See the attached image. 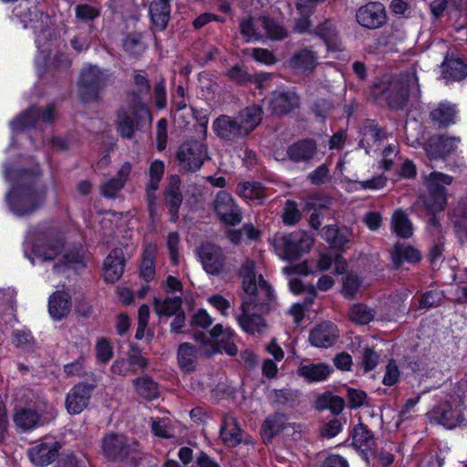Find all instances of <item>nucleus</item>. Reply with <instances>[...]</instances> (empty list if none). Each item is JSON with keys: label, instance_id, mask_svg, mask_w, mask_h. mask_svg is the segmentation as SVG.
<instances>
[{"label": "nucleus", "instance_id": "obj_9", "mask_svg": "<svg viewBox=\"0 0 467 467\" xmlns=\"http://www.w3.org/2000/svg\"><path fill=\"white\" fill-rule=\"evenodd\" d=\"M205 158L206 150L204 145L196 140L183 143L177 152V160L185 171L199 170Z\"/></svg>", "mask_w": 467, "mask_h": 467}, {"label": "nucleus", "instance_id": "obj_59", "mask_svg": "<svg viewBox=\"0 0 467 467\" xmlns=\"http://www.w3.org/2000/svg\"><path fill=\"white\" fill-rule=\"evenodd\" d=\"M12 342L15 347L24 350H29L34 345L32 335L29 332L24 330L15 331L13 334Z\"/></svg>", "mask_w": 467, "mask_h": 467}, {"label": "nucleus", "instance_id": "obj_57", "mask_svg": "<svg viewBox=\"0 0 467 467\" xmlns=\"http://www.w3.org/2000/svg\"><path fill=\"white\" fill-rule=\"evenodd\" d=\"M361 286V280L358 275H348L343 282L342 293L346 297H354Z\"/></svg>", "mask_w": 467, "mask_h": 467}, {"label": "nucleus", "instance_id": "obj_49", "mask_svg": "<svg viewBox=\"0 0 467 467\" xmlns=\"http://www.w3.org/2000/svg\"><path fill=\"white\" fill-rule=\"evenodd\" d=\"M376 311L363 304H357L351 309V318L360 325L368 324L375 317Z\"/></svg>", "mask_w": 467, "mask_h": 467}, {"label": "nucleus", "instance_id": "obj_1", "mask_svg": "<svg viewBox=\"0 0 467 467\" xmlns=\"http://www.w3.org/2000/svg\"><path fill=\"white\" fill-rule=\"evenodd\" d=\"M39 174L37 169L32 172H19V184L13 186L7 193L9 208L16 216L29 215L43 204L46 188L36 183Z\"/></svg>", "mask_w": 467, "mask_h": 467}, {"label": "nucleus", "instance_id": "obj_10", "mask_svg": "<svg viewBox=\"0 0 467 467\" xmlns=\"http://www.w3.org/2000/svg\"><path fill=\"white\" fill-rule=\"evenodd\" d=\"M213 209L218 218L226 224L235 225L242 221L240 208L232 195L226 192L221 191L217 193L213 202Z\"/></svg>", "mask_w": 467, "mask_h": 467}, {"label": "nucleus", "instance_id": "obj_29", "mask_svg": "<svg viewBox=\"0 0 467 467\" xmlns=\"http://www.w3.org/2000/svg\"><path fill=\"white\" fill-rule=\"evenodd\" d=\"M252 310L242 311V315L236 317L241 328L248 334H263L266 330L265 320L258 315L250 314Z\"/></svg>", "mask_w": 467, "mask_h": 467}, {"label": "nucleus", "instance_id": "obj_53", "mask_svg": "<svg viewBox=\"0 0 467 467\" xmlns=\"http://www.w3.org/2000/svg\"><path fill=\"white\" fill-rule=\"evenodd\" d=\"M118 130L122 137L131 138L134 132L133 121L129 114L120 110L117 117Z\"/></svg>", "mask_w": 467, "mask_h": 467}, {"label": "nucleus", "instance_id": "obj_39", "mask_svg": "<svg viewBox=\"0 0 467 467\" xmlns=\"http://www.w3.org/2000/svg\"><path fill=\"white\" fill-rule=\"evenodd\" d=\"M237 194L243 199L262 202L265 199V190L259 182H243L237 185Z\"/></svg>", "mask_w": 467, "mask_h": 467}, {"label": "nucleus", "instance_id": "obj_18", "mask_svg": "<svg viewBox=\"0 0 467 467\" xmlns=\"http://www.w3.org/2000/svg\"><path fill=\"white\" fill-rule=\"evenodd\" d=\"M57 447L54 441H42L28 450L31 462L36 466L50 464L57 457Z\"/></svg>", "mask_w": 467, "mask_h": 467}, {"label": "nucleus", "instance_id": "obj_52", "mask_svg": "<svg viewBox=\"0 0 467 467\" xmlns=\"http://www.w3.org/2000/svg\"><path fill=\"white\" fill-rule=\"evenodd\" d=\"M95 351L97 361L99 363H108L113 356L112 347L105 337H101L97 340Z\"/></svg>", "mask_w": 467, "mask_h": 467}, {"label": "nucleus", "instance_id": "obj_32", "mask_svg": "<svg viewBox=\"0 0 467 467\" xmlns=\"http://www.w3.org/2000/svg\"><path fill=\"white\" fill-rule=\"evenodd\" d=\"M170 0H154L150 5V15L153 25L160 30L166 27L170 18Z\"/></svg>", "mask_w": 467, "mask_h": 467}, {"label": "nucleus", "instance_id": "obj_63", "mask_svg": "<svg viewBox=\"0 0 467 467\" xmlns=\"http://www.w3.org/2000/svg\"><path fill=\"white\" fill-rule=\"evenodd\" d=\"M85 362L86 358L81 355L75 361L66 364L64 371L68 377L82 376L84 375Z\"/></svg>", "mask_w": 467, "mask_h": 467}, {"label": "nucleus", "instance_id": "obj_58", "mask_svg": "<svg viewBox=\"0 0 467 467\" xmlns=\"http://www.w3.org/2000/svg\"><path fill=\"white\" fill-rule=\"evenodd\" d=\"M298 374L308 382H317L321 379V367L318 364L303 365L299 368Z\"/></svg>", "mask_w": 467, "mask_h": 467}, {"label": "nucleus", "instance_id": "obj_62", "mask_svg": "<svg viewBox=\"0 0 467 467\" xmlns=\"http://www.w3.org/2000/svg\"><path fill=\"white\" fill-rule=\"evenodd\" d=\"M179 243L180 237L177 233H171L168 235L167 246L169 249L170 258L175 265L180 262Z\"/></svg>", "mask_w": 467, "mask_h": 467}, {"label": "nucleus", "instance_id": "obj_33", "mask_svg": "<svg viewBox=\"0 0 467 467\" xmlns=\"http://www.w3.org/2000/svg\"><path fill=\"white\" fill-rule=\"evenodd\" d=\"M220 436L222 441L229 447H234L240 443L242 440L241 429L234 418H224Z\"/></svg>", "mask_w": 467, "mask_h": 467}, {"label": "nucleus", "instance_id": "obj_16", "mask_svg": "<svg viewBox=\"0 0 467 467\" xmlns=\"http://www.w3.org/2000/svg\"><path fill=\"white\" fill-rule=\"evenodd\" d=\"M428 415L431 420L447 429L455 428L462 419L461 411L456 408H452L450 403H442L436 406Z\"/></svg>", "mask_w": 467, "mask_h": 467}, {"label": "nucleus", "instance_id": "obj_6", "mask_svg": "<svg viewBox=\"0 0 467 467\" xmlns=\"http://www.w3.org/2000/svg\"><path fill=\"white\" fill-rule=\"evenodd\" d=\"M325 236L335 254L333 258L323 254V271L328 270L334 264L335 273L337 275L343 274L346 271L347 263L337 253L341 252L345 245L350 242L353 233L348 227L328 226L326 229Z\"/></svg>", "mask_w": 467, "mask_h": 467}, {"label": "nucleus", "instance_id": "obj_35", "mask_svg": "<svg viewBox=\"0 0 467 467\" xmlns=\"http://www.w3.org/2000/svg\"><path fill=\"white\" fill-rule=\"evenodd\" d=\"M430 117L439 127H446L455 122L456 109L449 103H440L431 111Z\"/></svg>", "mask_w": 467, "mask_h": 467}, {"label": "nucleus", "instance_id": "obj_11", "mask_svg": "<svg viewBox=\"0 0 467 467\" xmlns=\"http://www.w3.org/2000/svg\"><path fill=\"white\" fill-rule=\"evenodd\" d=\"M138 444L123 435H107L102 443L104 453L112 460H123L134 452Z\"/></svg>", "mask_w": 467, "mask_h": 467}, {"label": "nucleus", "instance_id": "obj_42", "mask_svg": "<svg viewBox=\"0 0 467 467\" xmlns=\"http://www.w3.org/2000/svg\"><path fill=\"white\" fill-rule=\"evenodd\" d=\"M102 72L97 67H85L81 74V83L85 91L95 92L102 80Z\"/></svg>", "mask_w": 467, "mask_h": 467}, {"label": "nucleus", "instance_id": "obj_26", "mask_svg": "<svg viewBox=\"0 0 467 467\" xmlns=\"http://www.w3.org/2000/svg\"><path fill=\"white\" fill-rule=\"evenodd\" d=\"M323 43L327 47V54L335 58L337 57V54L342 51L341 40L334 22L323 23Z\"/></svg>", "mask_w": 467, "mask_h": 467}, {"label": "nucleus", "instance_id": "obj_45", "mask_svg": "<svg viewBox=\"0 0 467 467\" xmlns=\"http://www.w3.org/2000/svg\"><path fill=\"white\" fill-rule=\"evenodd\" d=\"M137 393L146 400H153L158 395L157 384L149 377L138 378L133 381Z\"/></svg>", "mask_w": 467, "mask_h": 467}, {"label": "nucleus", "instance_id": "obj_44", "mask_svg": "<svg viewBox=\"0 0 467 467\" xmlns=\"http://www.w3.org/2000/svg\"><path fill=\"white\" fill-rule=\"evenodd\" d=\"M150 427L155 436L169 439L175 435V423L169 418H154Z\"/></svg>", "mask_w": 467, "mask_h": 467}, {"label": "nucleus", "instance_id": "obj_27", "mask_svg": "<svg viewBox=\"0 0 467 467\" xmlns=\"http://www.w3.org/2000/svg\"><path fill=\"white\" fill-rule=\"evenodd\" d=\"M263 110L260 106L253 105L243 109L236 117L244 134L246 136L252 132L261 122Z\"/></svg>", "mask_w": 467, "mask_h": 467}, {"label": "nucleus", "instance_id": "obj_61", "mask_svg": "<svg viewBox=\"0 0 467 467\" xmlns=\"http://www.w3.org/2000/svg\"><path fill=\"white\" fill-rule=\"evenodd\" d=\"M379 360V355L372 348H364L361 365L363 366L365 372L373 370L378 366Z\"/></svg>", "mask_w": 467, "mask_h": 467}, {"label": "nucleus", "instance_id": "obj_38", "mask_svg": "<svg viewBox=\"0 0 467 467\" xmlns=\"http://www.w3.org/2000/svg\"><path fill=\"white\" fill-rule=\"evenodd\" d=\"M317 56L309 49H303L296 53L291 60L290 65L293 68L306 72L311 71L317 65Z\"/></svg>", "mask_w": 467, "mask_h": 467}, {"label": "nucleus", "instance_id": "obj_23", "mask_svg": "<svg viewBox=\"0 0 467 467\" xmlns=\"http://www.w3.org/2000/svg\"><path fill=\"white\" fill-rule=\"evenodd\" d=\"M70 296L66 292H55L49 297L48 311L51 317L55 320H61L67 317L70 311Z\"/></svg>", "mask_w": 467, "mask_h": 467}, {"label": "nucleus", "instance_id": "obj_41", "mask_svg": "<svg viewBox=\"0 0 467 467\" xmlns=\"http://www.w3.org/2000/svg\"><path fill=\"white\" fill-rule=\"evenodd\" d=\"M39 117V109L36 108H31L11 121V129L13 130L19 131L33 127Z\"/></svg>", "mask_w": 467, "mask_h": 467}, {"label": "nucleus", "instance_id": "obj_25", "mask_svg": "<svg viewBox=\"0 0 467 467\" xmlns=\"http://www.w3.org/2000/svg\"><path fill=\"white\" fill-rule=\"evenodd\" d=\"M275 245L276 249L281 250L282 256L285 259L292 260L299 256L297 233L283 234L275 237Z\"/></svg>", "mask_w": 467, "mask_h": 467}, {"label": "nucleus", "instance_id": "obj_3", "mask_svg": "<svg viewBox=\"0 0 467 467\" xmlns=\"http://www.w3.org/2000/svg\"><path fill=\"white\" fill-rule=\"evenodd\" d=\"M35 256L44 262L54 261L53 270L61 273L67 269L78 271L86 265V258L78 249L65 248L60 241L47 240L33 248Z\"/></svg>", "mask_w": 467, "mask_h": 467}, {"label": "nucleus", "instance_id": "obj_15", "mask_svg": "<svg viewBox=\"0 0 467 467\" xmlns=\"http://www.w3.org/2000/svg\"><path fill=\"white\" fill-rule=\"evenodd\" d=\"M460 143V138L446 135L431 136L424 149L430 159H441L452 153Z\"/></svg>", "mask_w": 467, "mask_h": 467}, {"label": "nucleus", "instance_id": "obj_43", "mask_svg": "<svg viewBox=\"0 0 467 467\" xmlns=\"http://www.w3.org/2000/svg\"><path fill=\"white\" fill-rule=\"evenodd\" d=\"M285 421L286 419L283 414H275L268 417L262 427L264 438L271 440L275 435L284 430Z\"/></svg>", "mask_w": 467, "mask_h": 467}, {"label": "nucleus", "instance_id": "obj_47", "mask_svg": "<svg viewBox=\"0 0 467 467\" xmlns=\"http://www.w3.org/2000/svg\"><path fill=\"white\" fill-rule=\"evenodd\" d=\"M182 306L180 297L167 298L163 301L155 300V311L159 316L171 317L176 315Z\"/></svg>", "mask_w": 467, "mask_h": 467}, {"label": "nucleus", "instance_id": "obj_60", "mask_svg": "<svg viewBox=\"0 0 467 467\" xmlns=\"http://www.w3.org/2000/svg\"><path fill=\"white\" fill-rule=\"evenodd\" d=\"M299 218L300 213L296 203L293 201H287L283 213L284 223L288 225H293L298 222Z\"/></svg>", "mask_w": 467, "mask_h": 467}, {"label": "nucleus", "instance_id": "obj_24", "mask_svg": "<svg viewBox=\"0 0 467 467\" xmlns=\"http://www.w3.org/2000/svg\"><path fill=\"white\" fill-rule=\"evenodd\" d=\"M442 77L448 80H461L467 76V64L460 57H446L441 65Z\"/></svg>", "mask_w": 467, "mask_h": 467}, {"label": "nucleus", "instance_id": "obj_37", "mask_svg": "<svg viewBox=\"0 0 467 467\" xmlns=\"http://www.w3.org/2000/svg\"><path fill=\"white\" fill-rule=\"evenodd\" d=\"M228 76L232 80L239 84H245L253 81L256 84L258 88H264V83L271 78V75L265 73L257 74L252 78L242 67L239 66L233 67L229 70Z\"/></svg>", "mask_w": 467, "mask_h": 467}, {"label": "nucleus", "instance_id": "obj_14", "mask_svg": "<svg viewBox=\"0 0 467 467\" xmlns=\"http://www.w3.org/2000/svg\"><path fill=\"white\" fill-rule=\"evenodd\" d=\"M358 23L367 28L375 29L386 22L385 6L379 2H371L359 7L356 14Z\"/></svg>", "mask_w": 467, "mask_h": 467}, {"label": "nucleus", "instance_id": "obj_13", "mask_svg": "<svg viewBox=\"0 0 467 467\" xmlns=\"http://www.w3.org/2000/svg\"><path fill=\"white\" fill-rule=\"evenodd\" d=\"M203 269L209 275H219L225 267V255L223 250L213 244H202L198 252Z\"/></svg>", "mask_w": 467, "mask_h": 467}, {"label": "nucleus", "instance_id": "obj_51", "mask_svg": "<svg viewBox=\"0 0 467 467\" xmlns=\"http://www.w3.org/2000/svg\"><path fill=\"white\" fill-rule=\"evenodd\" d=\"M345 407L344 400L329 392L323 393V410H329L334 416L339 415Z\"/></svg>", "mask_w": 467, "mask_h": 467}, {"label": "nucleus", "instance_id": "obj_2", "mask_svg": "<svg viewBox=\"0 0 467 467\" xmlns=\"http://www.w3.org/2000/svg\"><path fill=\"white\" fill-rule=\"evenodd\" d=\"M242 279V311L258 308L264 310L274 299V290L270 284L257 274L255 262L245 259L239 271Z\"/></svg>", "mask_w": 467, "mask_h": 467}, {"label": "nucleus", "instance_id": "obj_17", "mask_svg": "<svg viewBox=\"0 0 467 467\" xmlns=\"http://www.w3.org/2000/svg\"><path fill=\"white\" fill-rule=\"evenodd\" d=\"M213 130L218 137L225 140H235L245 136L244 130H242L237 118L225 115L213 121Z\"/></svg>", "mask_w": 467, "mask_h": 467}, {"label": "nucleus", "instance_id": "obj_50", "mask_svg": "<svg viewBox=\"0 0 467 467\" xmlns=\"http://www.w3.org/2000/svg\"><path fill=\"white\" fill-rule=\"evenodd\" d=\"M289 287L296 295L306 293L307 295L306 302L307 306L312 304L314 297L317 296V291L313 285H307L305 282L297 278H294L289 281Z\"/></svg>", "mask_w": 467, "mask_h": 467}, {"label": "nucleus", "instance_id": "obj_56", "mask_svg": "<svg viewBox=\"0 0 467 467\" xmlns=\"http://www.w3.org/2000/svg\"><path fill=\"white\" fill-rule=\"evenodd\" d=\"M339 331L332 322H323V348L331 347L337 343Z\"/></svg>", "mask_w": 467, "mask_h": 467}, {"label": "nucleus", "instance_id": "obj_48", "mask_svg": "<svg viewBox=\"0 0 467 467\" xmlns=\"http://www.w3.org/2000/svg\"><path fill=\"white\" fill-rule=\"evenodd\" d=\"M195 357L196 351L189 343H183L179 347L178 361L182 369L187 371L192 369Z\"/></svg>", "mask_w": 467, "mask_h": 467}, {"label": "nucleus", "instance_id": "obj_28", "mask_svg": "<svg viewBox=\"0 0 467 467\" xmlns=\"http://www.w3.org/2000/svg\"><path fill=\"white\" fill-rule=\"evenodd\" d=\"M376 441L374 435L368 427L359 423L353 429L352 444L357 449L365 451H370L375 446Z\"/></svg>", "mask_w": 467, "mask_h": 467}, {"label": "nucleus", "instance_id": "obj_8", "mask_svg": "<svg viewBox=\"0 0 467 467\" xmlns=\"http://www.w3.org/2000/svg\"><path fill=\"white\" fill-rule=\"evenodd\" d=\"M56 410L51 404L40 403L36 410L23 409L16 412L14 421L17 427L31 430L55 419Z\"/></svg>", "mask_w": 467, "mask_h": 467}, {"label": "nucleus", "instance_id": "obj_31", "mask_svg": "<svg viewBox=\"0 0 467 467\" xmlns=\"http://www.w3.org/2000/svg\"><path fill=\"white\" fill-rule=\"evenodd\" d=\"M165 201L170 208L171 219L175 221V217L181 206L182 197L180 192V179L177 176H172L170 179L169 185L165 192Z\"/></svg>", "mask_w": 467, "mask_h": 467}, {"label": "nucleus", "instance_id": "obj_12", "mask_svg": "<svg viewBox=\"0 0 467 467\" xmlns=\"http://www.w3.org/2000/svg\"><path fill=\"white\" fill-rule=\"evenodd\" d=\"M94 389V384H76L66 397L65 406L67 412L72 415L82 412L88 405Z\"/></svg>", "mask_w": 467, "mask_h": 467}, {"label": "nucleus", "instance_id": "obj_22", "mask_svg": "<svg viewBox=\"0 0 467 467\" xmlns=\"http://www.w3.org/2000/svg\"><path fill=\"white\" fill-rule=\"evenodd\" d=\"M124 271V260L120 250H114L104 262L103 275L108 283L117 282Z\"/></svg>", "mask_w": 467, "mask_h": 467}, {"label": "nucleus", "instance_id": "obj_4", "mask_svg": "<svg viewBox=\"0 0 467 467\" xmlns=\"http://www.w3.org/2000/svg\"><path fill=\"white\" fill-rule=\"evenodd\" d=\"M452 177L438 171H432L424 177L428 194L420 197L417 204L428 213L435 214L441 212L447 202L445 187L452 182Z\"/></svg>", "mask_w": 467, "mask_h": 467}, {"label": "nucleus", "instance_id": "obj_64", "mask_svg": "<svg viewBox=\"0 0 467 467\" xmlns=\"http://www.w3.org/2000/svg\"><path fill=\"white\" fill-rule=\"evenodd\" d=\"M342 430V423L337 416H333L332 419L328 420L327 422L323 426V437L334 438Z\"/></svg>", "mask_w": 467, "mask_h": 467}, {"label": "nucleus", "instance_id": "obj_55", "mask_svg": "<svg viewBox=\"0 0 467 467\" xmlns=\"http://www.w3.org/2000/svg\"><path fill=\"white\" fill-rule=\"evenodd\" d=\"M443 293L438 290L429 291L421 296L420 300V307L421 309H429L440 306L443 300Z\"/></svg>", "mask_w": 467, "mask_h": 467}, {"label": "nucleus", "instance_id": "obj_30", "mask_svg": "<svg viewBox=\"0 0 467 467\" xmlns=\"http://www.w3.org/2000/svg\"><path fill=\"white\" fill-rule=\"evenodd\" d=\"M210 335L213 339L220 338V348L228 355L234 356L237 353V348L233 341L234 337L233 329L230 327L224 328L221 324H217L212 328Z\"/></svg>", "mask_w": 467, "mask_h": 467}, {"label": "nucleus", "instance_id": "obj_34", "mask_svg": "<svg viewBox=\"0 0 467 467\" xmlns=\"http://www.w3.org/2000/svg\"><path fill=\"white\" fill-rule=\"evenodd\" d=\"M420 253L410 245L397 244L391 253V259L395 267H400L403 263H417L420 260Z\"/></svg>", "mask_w": 467, "mask_h": 467}, {"label": "nucleus", "instance_id": "obj_7", "mask_svg": "<svg viewBox=\"0 0 467 467\" xmlns=\"http://www.w3.org/2000/svg\"><path fill=\"white\" fill-rule=\"evenodd\" d=\"M240 32L246 42L258 41L265 36L276 40L286 36L284 27L265 16L244 19L240 23Z\"/></svg>", "mask_w": 467, "mask_h": 467}, {"label": "nucleus", "instance_id": "obj_5", "mask_svg": "<svg viewBox=\"0 0 467 467\" xmlns=\"http://www.w3.org/2000/svg\"><path fill=\"white\" fill-rule=\"evenodd\" d=\"M390 108H403L410 96L419 93L418 78L414 71L401 74L389 82L387 89H382Z\"/></svg>", "mask_w": 467, "mask_h": 467}, {"label": "nucleus", "instance_id": "obj_21", "mask_svg": "<svg viewBox=\"0 0 467 467\" xmlns=\"http://www.w3.org/2000/svg\"><path fill=\"white\" fill-rule=\"evenodd\" d=\"M130 171L131 164L130 162L123 163L118 171L116 177L101 184V194L107 198H115L117 193L124 187Z\"/></svg>", "mask_w": 467, "mask_h": 467}, {"label": "nucleus", "instance_id": "obj_19", "mask_svg": "<svg viewBox=\"0 0 467 467\" xmlns=\"http://www.w3.org/2000/svg\"><path fill=\"white\" fill-rule=\"evenodd\" d=\"M298 103L299 99L295 92L275 91L269 101V107L273 113L284 115L296 108Z\"/></svg>", "mask_w": 467, "mask_h": 467}, {"label": "nucleus", "instance_id": "obj_40", "mask_svg": "<svg viewBox=\"0 0 467 467\" xmlns=\"http://www.w3.org/2000/svg\"><path fill=\"white\" fill-rule=\"evenodd\" d=\"M391 229L400 237L409 238L413 234L412 223L401 210H397L391 218Z\"/></svg>", "mask_w": 467, "mask_h": 467}, {"label": "nucleus", "instance_id": "obj_54", "mask_svg": "<svg viewBox=\"0 0 467 467\" xmlns=\"http://www.w3.org/2000/svg\"><path fill=\"white\" fill-rule=\"evenodd\" d=\"M321 208V201L319 197H310L306 201V209L311 212L310 214V224L313 228L318 229L321 225V220L319 216V211Z\"/></svg>", "mask_w": 467, "mask_h": 467}, {"label": "nucleus", "instance_id": "obj_20", "mask_svg": "<svg viewBox=\"0 0 467 467\" xmlns=\"http://www.w3.org/2000/svg\"><path fill=\"white\" fill-rule=\"evenodd\" d=\"M164 173V163L161 161L156 160L154 161L150 167V182L147 186V199H148V206L149 212L151 216L157 213V204L155 203V195L154 192L159 187V182H161Z\"/></svg>", "mask_w": 467, "mask_h": 467}, {"label": "nucleus", "instance_id": "obj_36", "mask_svg": "<svg viewBox=\"0 0 467 467\" xmlns=\"http://www.w3.org/2000/svg\"><path fill=\"white\" fill-rule=\"evenodd\" d=\"M316 151L317 147L312 140H301L291 145L287 154L295 161H305L310 160Z\"/></svg>", "mask_w": 467, "mask_h": 467}, {"label": "nucleus", "instance_id": "obj_46", "mask_svg": "<svg viewBox=\"0 0 467 467\" xmlns=\"http://www.w3.org/2000/svg\"><path fill=\"white\" fill-rule=\"evenodd\" d=\"M155 253L156 246L154 244H148L143 252L142 262L140 266V275L147 281L152 279L155 275L153 264V257Z\"/></svg>", "mask_w": 467, "mask_h": 467}]
</instances>
